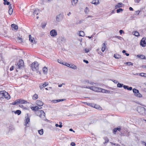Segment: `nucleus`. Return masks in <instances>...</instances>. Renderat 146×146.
<instances>
[{
  "instance_id": "nucleus-1",
  "label": "nucleus",
  "mask_w": 146,
  "mask_h": 146,
  "mask_svg": "<svg viewBox=\"0 0 146 146\" xmlns=\"http://www.w3.org/2000/svg\"><path fill=\"white\" fill-rule=\"evenodd\" d=\"M137 111L141 115L144 116L146 115V109L144 107L139 106L137 108Z\"/></svg>"
},
{
  "instance_id": "nucleus-2",
  "label": "nucleus",
  "mask_w": 146,
  "mask_h": 146,
  "mask_svg": "<svg viewBox=\"0 0 146 146\" xmlns=\"http://www.w3.org/2000/svg\"><path fill=\"white\" fill-rule=\"evenodd\" d=\"M84 88H88L96 92H101V91L102 90V88H98L94 86H91L89 87V86H85Z\"/></svg>"
},
{
  "instance_id": "nucleus-3",
  "label": "nucleus",
  "mask_w": 146,
  "mask_h": 146,
  "mask_svg": "<svg viewBox=\"0 0 146 146\" xmlns=\"http://www.w3.org/2000/svg\"><path fill=\"white\" fill-rule=\"evenodd\" d=\"M36 113L37 115H38L40 117L43 119H45V114L44 111L42 110H37Z\"/></svg>"
},
{
  "instance_id": "nucleus-4",
  "label": "nucleus",
  "mask_w": 146,
  "mask_h": 146,
  "mask_svg": "<svg viewBox=\"0 0 146 146\" xmlns=\"http://www.w3.org/2000/svg\"><path fill=\"white\" fill-rule=\"evenodd\" d=\"M38 65L39 64L37 62H35L32 64L31 67L33 71L37 70L38 69Z\"/></svg>"
},
{
  "instance_id": "nucleus-5",
  "label": "nucleus",
  "mask_w": 146,
  "mask_h": 146,
  "mask_svg": "<svg viewBox=\"0 0 146 146\" xmlns=\"http://www.w3.org/2000/svg\"><path fill=\"white\" fill-rule=\"evenodd\" d=\"M27 116L25 117L26 119L25 121V125L26 127H30V118L28 113H27Z\"/></svg>"
},
{
  "instance_id": "nucleus-6",
  "label": "nucleus",
  "mask_w": 146,
  "mask_h": 146,
  "mask_svg": "<svg viewBox=\"0 0 146 146\" xmlns=\"http://www.w3.org/2000/svg\"><path fill=\"white\" fill-rule=\"evenodd\" d=\"M133 92L134 94L137 97L141 98L142 97V95L139 92L138 90L134 88L133 89Z\"/></svg>"
},
{
  "instance_id": "nucleus-7",
  "label": "nucleus",
  "mask_w": 146,
  "mask_h": 146,
  "mask_svg": "<svg viewBox=\"0 0 146 146\" xmlns=\"http://www.w3.org/2000/svg\"><path fill=\"white\" fill-rule=\"evenodd\" d=\"M64 15L62 14H60L57 15L56 17V21L58 22L60 21L62 19Z\"/></svg>"
},
{
  "instance_id": "nucleus-8",
  "label": "nucleus",
  "mask_w": 146,
  "mask_h": 146,
  "mask_svg": "<svg viewBox=\"0 0 146 146\" xmlns=\"http://www.w3.org/2000/svg\"><path fill=\"white\" fill-rule=\"evenodd\" d=\"M17 65L19 69H21L24 66V63L23 60L22 59L20 60L17 63Z\"/></svg>"
},
{
  "instance_id": "nucleus-9",
  "label": "nucleus",
  "mask_w": 146,
  "mask_h": 146,
  "mask_svg": "<svg viewBox=\"0 0 146 146\" xmlns=\"http://www.w3.org/2000/svg\"><path fill=\"white\" fill-rule=\"evenodd\" d=\"M50 34L52 36L55 37L57 35V33L55 30L53 29L50 31Z\"/></svg>"
},
{
  "instance_id": "nucleus-10",
  "label": "nucleus",
  "mask_w": 146,
  "mask_h": 146,
  "mask_svg": "<svg viewBox=\"0 0 146 146\" xmlns=\"http://www.w3.org/2000/svg\"><path fill=\"white\" fill-rule=\"evenodd\" d=\"M145 40V38H143L140 42V45L142 47H145L146 46V42Z\"/></svg>"
},
{
  "instance_id": "nucleus-11",
  "label": "nucleus",
  "mask_w": 146,
  "mask_h": 146,
  "mask_svg": "<svg viewBox=\"0 0 146 146\" xmlns=\"http://www.w3.org/2000/svg\"><path fill=\"white\" fill-rule=\"evenodd\" d=\"M48 82H45L44 83H42L40 85L39 87L41 90L43 88L45 87L46 86H48Z\"/></svg>"
},
{
  "instance_id": "nucleus-12",
  "label": "nucleus",
  "mask_w": 146,
  "mask_h": 146,
  "mask_svg": "<svg viewBox=\"0 0 146 146\" xmlns=\"http://www.w3.org/2000/svg\"><path fill=\"white\" fill-rule=\"evenodd\" d=\"M107 45V44L106 43V42H105L102 45V50L103 52H104V51L105 50L106 48V45Z\"/></svg>"
},
{
  "instance_id": "nucleus-13",
  "label": "nucleus",
  "mask_w": 146,
  "mask_h": 146,
  "mask_svg": "<svg viewBox=\"0 0 146 146\" xmlns=\"http://www.w3.org/2000/svg\"><path fill=\"white\" fill-rule=\"evenodd\" d=\"M4 98L7 100H9L10 98V96L8 94V93L5 92L4 95Z\"/></svg>"
},
{
  "instance_id": "nucleus-14",
  "label": "nucleus",
  "mask_w": 146,
  "mask_h": 146,
  "mask_svg": "<svg viewBox=\"0 0 146 146\" xmlns=\"http://www.w3.org/2000/svg\"><path fill=\"white\" fill-rule=\"evenodd\" d=\"M40 107V108L39 107H38L37 106H35V107H32L31 108V109L32 110L34 111H36L37 110H38L41 108V107Z\"/></svg>"
},
{
  "instance_id": "nucleus-15",
  "label": "nucleus",
  "mask_w": 146,
  "mask_h": 146,
  "mask_svg": "<svg viewBox=\"0 0 146 146\" xmlns=\"http://www.w3.org/2000/svg\"><path fill=\"white\" fill-rule=\"evenodd\" d=\"M123 5V3H119L115 5V9H117L122 7Z\"/></svg>"
},
{
  "instance_id": "nucleus-16",
  "label": "nucleus",
  "mask_w": 146,
  "mask_h": 146,
  "mask_svg": "<svg viewBox=\"0 0 146 146\" xmlns=\"http://www.w3.org/2000/svg\"><path fill=\"white\" fill-rule=\"evenodd\" d=\"M52 123L53 125H55V126L56 127H59L61 128L62 126V123L61 122H59V125H58V124L55 123L54 122H52Z\"/></svg>"
},
{
  "instance_id": "nucleus-17",
  "label": "nucleus",
  "mask_w": 146,
  "mask_h": 146,
  "mask_svg": "<svg viewBox=\"0 0 146 146\" xmlns=\"http://www.w3.org/2000/svg\"><path fill=\"white\" fill-rule=\"evenodd\" d=\"M19 101V104H24L27 102L25 100H22L21 99H18Z\"/></svg>"
},
{
  "instance_id": "nucleus-18",
  "label": "nucleus",
  "mask_w": 146,
  "mask_h": 146,
  "mask_svg": "<svg viewBox=\"0 0 146 146\" xmlns=\"http://www.w3.org/2000/svg\"><path fill=\"white\" fill-rule=\"evenodd\" d=\"M36 104L38 106H42L43 104V103L41 101L39 100H37L36 102Z\"/></svg>"
},
{
  "instance_id": "nucleus-19",
  "label": "nucleus",
  "mask_w": 146,
  "mask_h": 146,
  "mask_svg": "<svg viewBox=\"0 0 146 146\" xmlns=\"http://www.w3.org/2000/svg\"><path fill=\"white\" fill-rule=\"evenodd\" d=\"M29 38L30 41L31 42L33 43H35V41L34 40V38L31 37V35H29Z\"/></svg>"
},
{
  "instance_id": "nucleus-20",
  "label": "nucleus",
  "mask_w": 146,
  "mask_h": 146,
  "mask_svg": "<svg viewBox=\"0 0 146 146\" xmlns=\"http://www.w3.org/2000/svg\"><path fill=\"white\" fill-rule=\"evenodd\" d=\"M11 5L10 4L9 7V13L10 15H11L12 14L13 12V9L12 8V7L11 6Z\"/></svg>"
},
{
  "instance_id": "nucleus-21",
  "label": "nucleus",
  "mask_w": 146,
  "mask_h": 146,
  "mask_svg": "<svg viewBox=\"0 0 146 146\" xmlns=\"http://www.w3.org/2000/svg\"><path fill=\"white\" fill-rule=\"evenodd\" d=\"M123 87L125 89H127L128 90H131L132 89L131 87H129L128 86L124 85Z\"/></svg>"
},
{
  "instance_id": "nucleus-22",
  "label": "nucleus",
  "mask_w": 146,
  "mask_h": 146,
  "mask_svg": "<svg viewBox=\"0 0 146 146\" xmlns=\"http://www.w3.org/2000/svg\"><path fill=\"white\" fill-rule=\"evenodd\" d=\"M42 71L44 74H46L47 72L48 69L46 67H44L43 68Z\"/></svg>"
},
{
  "instance_id": "nucleus-23",
  "label": "nucleus",
  "mask_w": 146,
  "mask_h": 146,
  "mask_svg": "<svg viewBox=\"0 0 146 146\" xmlns=\"http://www.w3.org/2000/svg\"><path fill=\"white\" fill-rule=\"evenodd\" d=\"M99 0H93L92 1V3L96 5L99 3Z\"/></svg>"
},
{
  "instance_id": "nucleus-24",
  "label": "nucleus",
  "mask_w": 146,
  "mask_h": 146,
  "mask_svg": "<svg viewBox=\"0 0 146 146\" xmlns=\"http://www.w3.org/2000/svg\"><path fill=\"white\" fill-rule=\"evenodd\" d=\"M94 108L99 110H101L102 109V108L100 106L97 104H95V106H94Z\"/></svg>"
},
{
  "instance_id": "nucleus-25",
  "label": "nucleus",
  "mask_w": 146,
  "mask_h": 146,
  "mask_svg": "<svg viewBox=\"0 0 146 146\" xmlns=\"http://www.w3.org/2000/svg\"><path fill=\"white\" fill-rule=\"evenodd\" d=\"M11 27L12 28L14 29L15 30H17L18 29V26L17 25H15V24H12L11 25Z\"/></svg>"
},
{
  "instance_id": "nucleus-26",
  "label": "nucleus",
  "mask_w": 146,
  "mask_h": 146,
  "mask_svg": "<svg viewBox=\"0 0 146 146\" xmlns=\"http://www.w3.org/2000/svg\"><path fill=\"white\" fill-rule=\"evenodd\" d=\"M5 92H3V91L0 92V99L3 98L4 96V95Z\"/></svg>"
},
{
  "instance_id": "nucleus-27",
  "label": "nucleus",
  "mask_w": 146,
  "mask_h": 146,
  "mask_svg": "<svg viewBox=\"0 0 146 146\" xmlns=\"http://www.w3.org/2000/svg\"><path fill=\"white\" fill-rule=\"evenodd\" d=\"M79 35L80 36L83 37L84 36V33L82 31H79Z\"/></svg>"
},
{
  "instance_id": "nucleus-28",
  "label": "nucleus",
  "mask_w": 146,
  "mask_h": 146,
  "mask_svg": "<svg viewBox=\"0 0 146 146\" xmlns=\"http://www.w3.org/2000/svg\"><path fill=\"white\" fill-rule=\"evenodd\" d=\"M78 0H72L71 2L72 5L73 6L75 5L77 3Z\"/></svg>"
},
{
  "instance_id": "nucleus-29",
  "label": "nucleus",
  "mask_w": 146,
  "mask_h": 146,
  "mask_svg": "<svg viewBox=\"0 0 146 146\" xmlns=\"http://www.w3.org/2000/svg\"><path fill=\"white\" fill-rule=\"evenodd\" d=\"M39 12V10L38 9H35L34 10V11L33 13V15H35V14L38 15V14Z\"/></svg>"
},
{
  "instance_id": "nucleus-30",
  "label": "nucleus",
  "mask_w": 146,
  "mask_h": 146,
  "mask_svg": "<svg viewBox=\"0 0 146 146\" xmlns=\"http://www.w3.org/2000/svg\"><path fill=\"white\" fill-rule=\"evenodd\" d=\"M114 57L118 59L120 58V55L117 54H114Z\"/></svg>"
},
{
  "instance_id": "nucleus-31",
  "label": "nucleus",
  "mask_w": 146,
  "mask_h": 146,
  "mask_svg": "<svg viewBox=\"0 0 146 146\" xmlns=\"http://www.w3.org/2000/svg\"><path fill=\"white\" fill-rule=\"evenodd\" d=\"M38 95L37 94H35L33 96V100H36L38 98Z\"/></svg>"
},
{
  "instance_id": "nucleus-32",
  "label": "nucleus",
  "mask_w": 146,
  "mask_h": 146,
  "mask_svg": "<svg viewBox=\"0 0 146 146\" xmlns=\"http://www.w3.org/2000/svg\"><path fill=\"white\" fill-rule=\"evenodd\" d=\"M38 133L40 135H42L43 133V130L42 129H41L40 130H38Z\"/></svg>"
},
{
  "instance_id": "nucleus-33",
  "label": "nucleus",
  "mask_w": 146,
  "mask_h": 146,
  "mask_svg": "<svg viewBox=\"0 0 146 146\" xmlns=\"http://www.w3.org/2000/svg\"><path fill=\"white\" fill-rule=\"evenodd\" d=\"M124 64H127L128 66H133V63L131 62H125L124 63Z\"/></svg>"
},
{
  "instance_id": "nucleus-34",
  "label": "nucleus",
  "mask_w": 146,
  "mask_h": 146,
  "mask_svg": "<svg viewBox=\"0 0 146 146\" xmlns=\"http://www.w3.org/2000/svg\"><path fill=\"white\" fill-rule=\"evenodd\" d=\"M4 4L5 5H10L11 4L9 2H8L7 0H3Z\"/></svg>"
},
{
  "instance_id": "nucleus-35",
  "label": "nucleus",
  "mask_w": 146,
  "mask_h": 146,
  "mask_svg": "<svg viewBox=\"0 0 146 146\" xmlns=\"http://www.w3.org/2000/svg\"><path fill=\"white\" fill-rule=\"evenodd\" d=\"M62 64L68 67H70L71 66V65L69 63H67L66 62L62 63Z\"/></svg>"
},
{
  "instance_id": "nucleus-36",
  "label": "nucleus",
  "mask_w": 146,
  "mask_h": 146,
  "mask_svg": "<svg viewBox=\"0 0 146 146\" xmlns=\"http://www.w3.org/2000/svg\"><path fill=\"white\" fill-rule=\"evenodd\" d=\"M19 104V101L18 100V99L15 101V102L12 103V104L14 105L16 104Z\"/></svg>"
},
{
  "instance_id": "nucleus-37",
  "label": "nucleus",
  "mask_w": 146,
  "mask_h": 146,
  "mask_svg": "<svg viewBox=\"0 0 146 146\" xmlns=\"http://www.w3.org/2000/svg\"><path fill=\"white\" fill-rule=\"evenodd\" d=\"M139 75L142 77L146 78V73H139Z\"/></svg>"
},
{
  "instance_id": "nucleus-38",
  "label": "nucleus",
  "mask_w": 146,
  "mask_h": 146,
  "mask_svg": "<svg viewBox=\"0 0 146 146\" xmlns=\"http://www.w3.org/2000/svg\"><path fill=\"white\" fill-rule=\"evenodd\" d=\"M139 57L142 59H146V57L143 55H141L139 56Z\"/></svg>"
},
{
  "instance_id": "nucleus-39",
  "label": "nucleus",
  "mask_w": 146,
  "mask_h": 146,
  "mask_svg": "<svg viewBox=\"0 0 146 146\" xmlns=\"http://www.w3.org/2000/svg\"><path fill=\"white\" fill-rule=\"evenodd\" d=\"M61 41L64 43H65L66 41V39L64 37H61L60 38Z\"/></svg>"
},
{
  "instance_id": "nucleus-40",
  "label": "nucleus",
  "mask_w": 146,
  "mask_h": 146,
  "mask_svg": "<svg viewBox=\"0 0 146 146\" xmlns=\"http://www.w3.org/2000/svg\"><path fill=\"white\" fill-rule=\"evenodd\" d=\"M21 113V111L19 110H17L15 112V114H17L18 115H20Z\"/></svg>"
},
{
  "instance_id": "nucleus-41",
  "label": "nucleus",
  "mask_w": 146,
  "mask_h": 146,
  "mask_svg": "<svg viewBox=\"0 0 146 146\" xmlns=\"http://www.w3.org/2000/svg\"><path fill=\"white\" fill-rule=\"evenodd\" d=\"M123 11V9L121 8H119L116 10V12L117 13H119L121 12H122Z\"/></svg>"
},
{
  "instance_id": "nucleus-42",
  "label": "nucleus",
  "mask_w": 146,
  "mask_h": 146,
  "mask_svg": "<svg viewBox=\"0 0 146 146\" xmlns=\"http://www.w3.org/2000/svg\"><path fill=\"white\" fill-rule=\"evenodd\" d=\"M46 25V23L45 22L42 23L41 24L42 25V28H44L45 27Z\"/></svg>"
},
{
  "instance_id": "nucleus-43",
  "label": "nucleus",
  "mask_w": 146,
  "mask_h": 146,
  "mask_svg": "<svg viewBox=\"0 0 146 146\" xmlns=\"http://www.w3.org/2000/svg\"><path fill=\"white\" fill-rule=\"evenodd\" d=\"M104 140H105V143H104L105 144V143H108L109 141V139L108 137H105L104 138Z\"/></svg>"
},
{
  "instance_id": "nucleus-44",
  "label": "nucleus",
  "mask_w": 146,
  "mask_h": 146,
  "mask_svg": "<svg viewBox=\"0 0 146 146\" xmlns=\"http://www.w3.org/2000/svg\"><path fill=\"white\" fill-rule=\"evenodd\" d=\"M123 84H121L120 83H118L117 85V87L119 88H121L123 86Z\"/></svg>"
},
{
  "instance_id": "nucleus-45",
  "label": "nucleus",
  "mask_w": 146,
  "mask_h": 146,
  "mask_svg": "<svg viewBox=\"0 0 146 146\" xmlns=\"http://www.w3.org/2000/svg\"><path fill=\"white\" fill-rule=\"evenodd\" d=\"M74 69H75L77 68L76 66L74 65H71V66L70 67Z\"/></svg>"
},
{
  "instance_id": "nucleus-46",
  "label": "nucleus",
  "mask_w": 146,
  "mask_h": 146,
  "mask_svg": "<svg viewBox=\"0 0 146 146\" xmlns=\"http://www.w3.org/2000/svg\"><path fill=\"white\" fill-rule=\"evenodd\" d=\"M84 11L86 13H88L89 12V9L88 8L86 7Z\"/></svg>"
},
{
  "instance_id": "nucleus-47",
  "label": "nucleus",
  "mask_w": 146,
  "mask_h": 146,
  "mask_svg": "<svg viewBox=\"0 0 146 146\" xmlns=\"http://www.w3.org/2000/svg\"><path fill=\"white\" fill-rule=\"evenodd\" d=\"M134 35L135 36H139V33L137 31L135 32Z\"/></svg>"
},
{
  "instance_id": "nucleus-48",
  "label": "nucleus",
  "mask_w": 146,
  "mask_h": 146,
  "mask_svg": "<svg viewBox=\"0 0 146 146\" xmlns=\"http://www.w3.org/2000/svg\"><path fill=\"white\" fill-rule=\"evenodd\" d=\"M88 106H91L92 107H94V106H95V104L92 103H89V104H88Z\"/></svg>"
},
{
  "instance_id": "nucleus-49",
  "label": "nucleus",
  "mask_w": 146,
  "mask_h": 146,
  "mask_svg": "<svg viewBox=\"0 0 146 146\" xmlns=\"http://www.w3.org/2000/svg\"><path fill=\"white\" fill-rule=\"evenodd\" d=\"M65 100H66V99H59V100H56V102H60L63 101H64Z\"/></svg>"
},
{
  "instance_id": "nucleus-50",
  "label": "nucleus",
  "mask_w": 146,
  "mask_h": 146,
  "mask_svg": "<svg viewBox=\"0 0 146 146\" xmlns=\"http://www.w3.org/2000/svg\"><path fill=\"white\" fill-rule=\"evenodd\" d=\"M115 37L116 38H117L119 40H121L122 39H123V38L122 37H121L120 36H115Z\"/></svg>"
},
{
  "instance_id": "nucleus-51",
  "label": "nucleus",
  "mask_w": 146,
  "mask_h": 146,
  "mask_svg": "<svg viewBox=\"0 0 146 146\" xmlns=\"http://www.w3.org/2000/svg\"><path fill=\"white\" fill-rule=\"evenodd\" d=\"M108 91L106 90H105L104 89H102V90L101 91V92L103 93H106L107 92H108Z\"/></svg>"
},
{
  "instance_id": "nucleus-52",
  "label": "nucleus",
  "mask_w": 146,
  "mask_h": 146,
  "mask_svg": "<svg viewBox=\"0 0 146 146\" xmlns=\"http://www.w3.org/2000/svg\"><path fill=\"white\" fill-rule=\"evenodd\" d=\"M117 131V129H116V128H114L113 129V133L114 134H115Z\"/></svg>"
},
{
  "instance_id": "nucleus-53",
  "label": "nucleus",
  "mask_w": 146,
  "mask_h": 146,
  "mask_svg": "<svg viewBox=\"0 0 146 146\" xmlns=\"http://www.w3.org/2000/svg\"><path fill=\"white\" fill-rule=\"evenodd\" d=\"M70 145L72 146H75L76 145V144L74 142H71Z\"/></svg>"
},
{
  "instance_id": "nucleus-54",
  "label": "nucleus",
  "mask_w": 146,
  "mask_h": 146,
  "mask_svg": "<svg viewBox=\"0 0 146 146\" xmlns=\"http://www.w3.org/2000/svg\"><path fill=\"white\" fill-rule=\"evenodd\" d=\"M119 32L120 35H121L122 33H124L123 31L121 30L119 31Z\"/></svg>"
},
{
  "instance_id": "nucleus-55",
  "label": "nucleus",
  "mask_w": 146,
  "mask_h": 146,
  "mask_svg": "<svg viewBox=\"0 0 146 146\" xmlns=\"http://www.w3.org/2000/svg\"><path fill=\"white\" fill-rule=\"evenodd\" d=\"M85 52L86 53H88V52H89V50L87 48H85Z\"/></svg>"
},
{
  "instance_id": "nucleus-56",
  "label": "nucleus",
  "mask_w": 146,
  "mask_h": 146,
  "mask_svg": "<svg viewBox=\"0 0 146 146\" xmlns=\"http://www.w3.org/2000/svg\"><path fill=\"white\" fill-rule=\"evenodd\" d=\"M86 82L90 84L91 85H93V83L92 82H89V81L88 80H87L86 81Z\"/></svg>"
},
{
  "instance_id": "nucleus-57",
  "label": "nucleus",
  "mask_w": 146,
  "mask_h": 146,
  "mask_svg": "<svg viewBox=\"0 0 146 146\" xmlns=\"http://www.w3.org/2000/svg\"><path fill=\"white\" fill-rule=\"evenodd\" d=\"M141 0H134L135 3H139Z\"/></svg>"
},
{
  "instance_id": "nucleus-58",
  "label": "nucleus",
  "mask_w": 146,
  "mask_h": 146,
  "mask_svg": "<svg viewBox=\"0 0 146 146\" xmlns=\"http://www.w3.org/2000/svg\"><path fill=\"white\" fill-rule=\"evenodd\" d=\"M83 61L84 62H85L86 64H88V61L87 60H84Z\"/></svg>"
},
{
  "instance_id": "nucleus-59",
  "label": "nucleus",
  "mask_w": 146,
  "mask_h": 146,
  "mask_svg": "<svg viewBox=\"0 0 146 146\" xmlns=\"http://www.w3.org/2000/svg\"><path fill=\"white\" fill-rule=\"evenodd\" d=\"M55 130L57 132L59 131H61V130L59 129V128H55Z\"/></svg>"
},
{
  "instance_id": "nucleus-60",
  "label": "nucleus",
  "mask_w": 146,
  "mask_h": 146,
  "mask_svg": "<svg viewBox=\"0 0 146 146\" xmlns=\"http://www.w3.org/2000/svg\"><path fill=\"white\" fill-rule=\"evenodd\" d=\"M13 68H14V66H12V67H11L10 68V70H11V71L13 70Z\"/></svg>"
},
{
  "instance_id": "nucleus-61",
  "label": "nucleus",
  "mask_w": 146,
  "mask_h": 146,
  "mask_svg": "<svg viewBox=\"0 0 146 146\" xmlns=\"http://www.w3.org/2000/svg\"><path fill=\"white\" fill-rule=\"evenodd\" d=\"M18 38L19 40H20V42H21L22 41V39L21 38L18 37Z\"/></svg>"
},
{
  "instance_id": "nucleus-62",
  "label": "nucleus",
  "mask_w": 146,
  "mask_h": 146,
  "mask_svg": "<svg viewBox=\"0 0 146 146\" xmlns=\"http://www.w3.org/2000/svg\"><path fill=\"white\" fill-rule=\"evenodd\" d=\"M141 67L142 68H146V65H143L141 66Z\"/></svg>"
},
{
  "instance_id": "nucleus-63",
  "label": "nucleus",
  "mask_w": 146,
  "mask_h": 146,
  "mask_svg": "<svg viewBox=\"0 0 146 146\" xmlns=\"http://www.w3.org/2000/svg\"><path fill=\"white\" fill-rule=\"evenodd\" d=\"M58 62H59V63H60V64H62V63L61 62V61L60 60H59V59H58Z\"/></svg>"
},
{
  "instance_id": "nucleus-64",
  "label": "nucleus",
  "mask_w": 146,
  "mask_h": 146,
  "mask_svg": "<svg viewBox=\"0 0 146 146\" xmlns=\"http://www.w3.org/2000/svg\"><path fill=\"white\" fill-rule=\"evenodd\" d=\"M140 11L139 10L137 11L136 12L137 13L138 15H139Z\"/></svg>"
}]
</instances>
